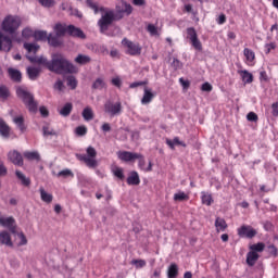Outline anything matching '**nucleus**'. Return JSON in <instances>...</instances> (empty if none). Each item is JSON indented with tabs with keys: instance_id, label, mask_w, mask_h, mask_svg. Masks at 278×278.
<instances>
[{
	"instance_id": "f257e3e1",
	"label": "nucleus",
	"mask_w": 278,
	"mask_h": 278,
	"mask_svg": "<svg viewBox=\"0 0 278 278\" xmlns=\"http://www.w3.org/2000/svg\"><path fill=\"white\" fill-rule=\"evenodd\" d=\"M26 58L29 60V62H31V64H41L42 66H46L48 71H51V73H56L58 75L79 72L77 66L73 65V63H71L60 53L53 54L51 61L47 60L45 56H33L30 54L26 55Z\"/></svg>"
},
{
	"instance_id": "f03ea898",
	"label": "nucleus",
	"mask_w": 278,
	"mask_h": 278,
	"mask_svg": "<svg viewBox=\"0 0 278 278\" xmlns=\"http://www.w3.org/2000/svg\"><path fill=\"white\" fill-rule=\"evenodd\" d=\"M86 4L88 8H90V10H93L94 14H99V12L102 13L100 20L98 21L100 34H108V29H110L111 25L115 21H121V18H123V15H116V12L112 9L104 7L99 8V4L92 0H87Z\"/></svg>"
},
{
	"instance_id": "7ed1b4c3",
	"label": "nucleus",
	"mask_w": 278,
	"mask_h": 278,
	"mask_svg": "<svg viewBox=\"0 0 278 278\" xmlns=\"http://www.w3.org/2000/svg\"><path fill=\"white\" fill-rule=\"evenodd\" d=\"M16 94L31 114H36V112H38V102H36L31 92L23 87H17Z\"/></svg>"
},
{
	"instance_id": "20e7f679",
	"label": "nucleus",
	"mask_w": 278,
	"mask_h": 278,
	"mask_svg": "<svg viewBox=\"0 0 278 278\" xmlns=\"http://www.w3.org/2000/svg\"><path fill=\"white\" fill-rule=\"evenodd\" d=\"M23 23V20L18 15H7L4 20L1 23L2 31L5 34H16L18 31V27H21V24Z\"/></svg>"
},
{
	"instance_id": "39448f33",
	"label": "nucleus",
	"mask_w": 278,
	"mask_h": 278,
	"mask_svg": "<svg viewBox=\"0 0 278 278\" xmlns=\"http://www.w3.org/2000/svg\"><path fill=\"white\" fill-rule=\"evenodd\" d=\"M77 160L84 162L88 168H97L99 162H97V149L92 146H89L86 150V154H77Z\"/></svg>"
},
{
	"instance_id": "423d86ee",
	"label": "nucleus",
	"mask_w": 278,
	"mask_h": 278,
	"mask_svg": "<svg viewBox=\"0 0 278 278\" xmlns=\"http://www.w3.org/2000/svg\"><path fill=\"white\" fill-rule=\"evenodd\" d=\"M122 45H123V47H125L126 53L128 55L136 56V55H140L142 53V46H140V43H138V42H134L127 38H124L122 40Z\"/></svg>"
},
{
	"instance_id": "0eeeda50",
	"label": "nucleus",
	"mask_w": 278,
	"mask_h": 278,
	"mask_svg": "<svg viewBox=\"0 0 278 278\" xmlns=\"http://www.w3.org/2000/svg\"><path fill=\"white\" fill-rule=\"evenodd\" d=\"M104 112L111 116H118V114L123 112V104L121 102L114 103L112 100H108L104 103Z\"/></svg>"
},
{
	"instance_id": "6e6552de",
	"label": "nucleus",
	"mask_w": 278,
	"mask_h": 278,
	"mask_svg": "<svg viewBox=\"0 0 278 278\" xmlns=\"http://www.w3.org/2000/svg\"><path fill=\"white\" fill-rule=\"evenodd\" d=\"M237 233L239 238H248L251 240L257 236V230L251 226L242 225L237 229Z\"/></svg>"
},
{
	"instance_id": "1a4fd4ad",
	"label": "nucleus",
	"mask_w": 278,
	"mask_h": 278,
	"mask_svg": "<svg viewBox=\"0 0 278 278\" xmlns=\"http://www.w3.org/2000/svg\"><path fill=\"white\" fill-rule=\"evenodd\" d=\"M0 51H4V53H9L12 51V38L10 36L4 35L0 31Z\"/></svg>"
},
{
	"instance_id": "9d476101",
	"label": "nucleus",
	"mask_w": 278,
	"mask_h": 278,
	"mask_svg": "<svg viewBox=\"0 0 278 278\" xmlns=\"http://www.w3.org/2000/svg\"><path fill=\"white\" fill-rule=\"evenodd\" d=\"M117 157L122 162H134L137 157H140V153L130 152V151H118Z\"/></svg>"
},
{
	"instance_id": "9b49d317",
	"label": "nucleus",
	"mask_w": 278,
	"mask_h": 278,
	"mask_svg": "<svg viewBox=\"0 0 278 278\" xmlns=\"http://www.w3.org/2000/svg\"><path fill=\"white\" fill-rule=\"evenodd\" d=\"M0 225L1 227H7L11 233H16V220H14V217H0Z\"/></svg>"
},
{
	"instance_id": "f8f14e48",
	"label": "nucleus",
	"mask_w": 278,
	"mask_h": 278,
	"mask_svg": "<svg viewBox=\"0 0 278 278\" xmlns=\"http://www.w3.org/2000/svg\"><path fill=\"white\" fill-rule=\"evenodd\" d=\"M8 157L10 162H12V164H14L15 166H23L24 164L23 155L16 150L10 151L8 153Z\"/></svg>"
},
{
	"instance_id": "ddd939ff",
	"label": "nucleus",
	"mask_w": 278,
	"mask_h": 278,
	"mask_svg": "<svg viewBox=\"0 0 278 278\" xmlns=\"http://www.w3.org/2000/svg\"><path fill=\"white\" fill-rule=\"evenodd\" d=\"M155 99V93H153V90L149 87H144L143 89V97L141 99V104L142 105H149L151 101Z\"/></svg>"
},
{
	"instance_id": "4468645a",
	"label": "nucleus",
	"mask_w": 278,
	"mask_h": 278,
	"mask_svg": "<svg viewBox=\"0 0 278 278\" xmlns=\"http://www.w3.org/2000/svg\"><path fill=\"white\" fill-rule=\"evenodd\" d=\"M68 36H73L74 38H81L84 40L86 38V34L80 28L75 27L74 25L67 26Z\"/></svg>"
},
{
	"instance_id": "2eb2a0df",
	"label": "nucleus",
	"mask_w": 278,
	"mask_h": 278,
	"mask_svg": "<svg viewBox=\"0 0 278 278\" xmlns=\"http://www.w3.org/2000/svg\"><path fill=\"white\" fill-rule=\"evenodd\" d=\"M26 73L31 81H36V79L40 77V73H42V70L40 67L29 66L27 67Z\"/></svg>"
},
{
	"instance_id": "dca6fc26",
	"label": "nucleus",
	"mask_w": 278,
	"mask_h": 278,
	"mask_svg": "<svg viewBox=\"0 0 278 278\" xmlns=\"http://www.w3.org/2000/svg\"><path fill=\"white\" fill-rule=\"evenodd\" d=\"M10 131H12V129L8 123H5V119L0 117V136L2 138H10Z\"/></svg>"
},
{
	"instance_id": "f3484780",
	"label": "nucleus",
	"mask_w": 278,
	"mask_h": 278,
	"mask_svg": "<svg viewBox=\"0 0 278 278\" xmlns=\"http://www.w3.org/2000/svg\"><path fill=\"white\" fill-rule=\"evenodd\" d=\"M126 181L128 186H140V175H138V172L132 170Z\"/></svg>"
},
{
	"instance_id": "a211bd4d",
	"label": "nucleus",
	"mask_w": 278,
	"mask_h": 278,
	"mask_svg": "<svg viewBox=\"0 0 278 278\" xmlns=\"http://www.w3.org/2000/svg\"><path fill=\"white\" fill-rule=\"evenodd\" d=\"M257 260H260V254L252 252L251 250L247 254V264L248 266L253 267L255 264H257Z\"/></svg>"
},
{
	"instance_id": "6ab92c4d",
	"label": "nucleus",
	"mask_w": 278,
	"mask_h": 278,
	"mask_svg": "<svg viewBox=\"0 0 278 278\" xmlns=\"http://www.w3.org/2000/svg\"><path fill=\"white\" fill-rule=\"evenodd\" d=\"M13 123L16 125L20 131H22V134H25L27 126H25V117H23V115L15 116L13 118Z\"/></svg>"
},
{
	"instance_id": "aec40b11",
	"label": "nucleus",
	"mask_w": 278,
	"mask_h": 278,
	"mask_svg": "<svg viewBox=\"0 0 278 278\" xmlns=\"http://www.w3.org/2000/svg\"><path fill=\"white\" fill-rule=\"evenodd\" d=\"M238 74L241 76L243 84H253V74L247 70H239Z\"/></svg>"
},
{
	"instance_id": "412c9836",
	"label": "nucleus",
	"mask_w": 278,
	"mask_h": 278,
	"mask_svg": "<svg viewBox=\"0 0 278 278\" xmlns=\"http://www.w3.org/2000/svg\"><path fill=\"white\" fill-rule=\"evenodd\" d=\"M9 77L12 79V81H16L17 84L21 83L23 79V75L21 74V71L10 67L8 70Z\"/></svg>"
},
{
	"instance_id": "4be33fe9",
	"label": "nucleus",
	"mask_w": 278,
	"mask_h": 278,
	"mask_svg": "<svg viewBox=\"0 0 278 278\" xmlns=\"http://www.w3.org/2000/svg\"><path fill=\"white\" fill-rule=\"evenodd\" d=\"M179 277V266L176 263H172L167 268V278Z\"/></svg>"
},
{
	"instance_id": "5701e85b",
	"label": "nucleus",
	"mask_w": 278,
	"mask_h": 278,
	"mask_svg": "<svg viewBox=\"0 0 278 278\" xmlns=\"http://www.w3.org/2000/svg\"><path fill=\"white\" fill-rule=\"evenodd\" d=\"M215 227H216V231L217 233H220V231H226L227 230V222L225 220V218L223 217H217L215 219Z\"/></svg>"
},
{
	"instance_id": "b1692460",
	"label": "nucleus",
	"mask_w": 278,
	"mask_h": 278,
	"mask_svg": "<svg viewBox=\"0 0 278 278\" xmlns=\"http://www.w3.org/2000/svg\"><path fill=\"white\" fill-rule=\"evenodd\" d=\"M0 244H5L7 247H13L12 237L8 231L0 232Z\"/></svg>"
},
{
	"instance_id": "393cba45",
	"label": "nucleus",
	"mask_w": 278,
	"mask_h": 278,
	"mask_svg": "<svg viewBox=\"0 0 278 278\" xmlns=\"http://www.w3.org/2000/svg\"><path fill=\"white\" fill-rule=\"evenodd\" d=\"M74 62L76 64H79L80 66H84L86 64H90V62H92V59L90 56L86 55V54H78L75 58Z\"/></svg>"
},
{
	"instance_id": "a878e982",
	"label": "nucleus",
	"mask_w": 278,
	"mask_h": 278,
	"mask_svg": "<svg viewBox=\"0 0 278 278\" xmlns=\"http://www.w3.org/2000/svg\"><path fill=\"white\" fill-rule=\"evenodd\" d=\"M39 192H40V199H41V201H43V203H48L49 204V203L53 202V194L47 192L45 190V188L41 187L39 189Z\"/></svg>"
},
{
	"instance_id": "bb28decb",
	"label": "nucleus",
	"mask_w": 278,
	"mask_h": 278,
	"mask_svg": "<svg viewBox=\"0 0 278 278\" xmlns=\"http://www.w3.org/2000/svg\"><path fill=\"white\" fill-rule=\"evenodd\" d=\"M201 201H202V205H207L210 207V205H212V203H214V198L212 197L211 193L202 191L201 192Z\"/></svg>"
},
{
	"instance_id": "cd10ccee",
	"label": "nucleus",
	"mask_w": 278,
	"mask_h": 278,
	"mask_svg": "<svg viewBox=\"0 0 278 278\" xmlns=\"http://www.w3.org/2000/svg\"><path fill=\"white\" fill-rule=\"evenodd\" d=\"M15 175L17 179H20V181L22 182V186H26V187L31 186V179L27 178L25 174H23L21 170H16Z\"/></svg>"
},
{
	"instance_id": "c85d7f7f",
	"label": "nucleus",
	"mask_w": 278,
	"mask_h": 278,
	"mask_svg": "<svg viewBox=\"0 0 278 278\" xmlns=\"http://www.w3.org/2000/svg\"><path fill=\"white\" fill-rule=\"evenodd\" d=\"M54 31L60 37L65 36L66 34H68V26L64 24H56L54 26Z\"/></svg>"
},
{
	"instance_id": "c756f323",
	"label": "nucleus",
	"mask_w": 278,
	"mask_h": 278,
	"mask_svg": "<svg viewBox=\"0 0 278 278\" xmlns=\"http://www.w3.org/2000/svg\"><path fill=\"white\" fill-rule=\"evenodd\" d=\"M60 36L58 35H49L48 42L51 47H62V41L60 40Z\"/></svg>"
},
{
	"instance_id": "7c9ffc66",
	"label": "nucleus",
	"mask_w": 278,
	"mask_h": 278,
	"mask_svg": "<svg viewBox=\"0 0 278 278\" xmlns=\"http://www.w3.org/2000/svg\"><path fill=\"white\" fill-rule=\"evenodd\" d=\"M264 249H266V244L264 242H258L250 245V251L252 253H264Z\"/></svg>"
},
{
	"instance_id": "2f4dec72",
	"label": "nucleus",
	"mask_w": 278,
	"mask_h": 278,
	"mask_svg": "<svg viewBox=\"0 0 278 278\" xmlns=\"http://www.w3.org/2000/svg\"><path fill=\"white\" fill-rule=\"evenodd\" d=\"M243 55L249 64H253V62H255V52L253 50L244 48Z\"/></svg>"
},
{
	"instance_id": "473e14b6",
	"label": "nucleus",
	"mask_w": 278,
	"mask_h": 278,
	"mask_svg": "<svg viewBox=\"0 0 278 278\" xmlns=\"http://www.w3.org/2000/svg\"><path fill=\"white\" fill-rule=\"evenodd\" d=\"M24 157L29 162H40V153L38 152H24Z\"/></svg>"
},
{
	"instance_id": "72a5a7b5",
	"label": "nucleus",
	"mask_w": 278,
	"mask_h": 278,
	"mask_svg": "<svg viewBox=\"0 0 278 278\" xmlns=\"http://www.w3.org/2000/svg\"><path fill=\"white\" fill-rule=\"evenodd\" d=\"M83 118L84 121H92L94 118V112L92 108L87 106L83 110Z\"/></svg>"
},
{
	"instance_id": "f704fd0d",
	"label": "nucleus",
	"mask_w": 278,
	"mask_h": 278,
	"mask_svg": "<svg viewBox=\"0 0 278 278\" xmlns=\"http://www.w3.org/2000/svg\"><path fill=\"white\" fill-rule=\"evenodd\" d=\"M73 112V103L67 102L61 110L60 114L61 116H71V113Z\"/></svg>"
},
{
	"instance_id": "c9c22d12",
	"label": "nucleus",
	"mask_w": 278,
	"mask_h": 278,
	"mask_svg": "<svg viewBox=\"0 0 278 278\" xmlns=\"http://www.w3.org/2000/svg\"><path fill=\"white\" fill-rule=\"evenodd\" d=\"M147 31L150 34V36H161L162 29L157 28V26H154L153 24H148Z\"/></svg>"
},
{
	"instance_id": "e433bc0d",
	"label": "nucleus",
	"mask_w": 278,
	"mask_h": 278,
	"mask_svg": "<svg viewBox=\"0 0 278 278\" xmlns=\"http://www.w3.org/2000/svg\"><path fill=\"white\" fill-rule=\"evenodd\" d=\"M24 49H26L28 53H33L34 55H36V53H38V50L40 49V46L36 43H24Z\"/></svg>"
},
{
	"instance_id": "4c0bfd02",
	"label": "nucleus",
	"mask_w": 278,
	"mask_h": 278,
	"mask_svg": "<svg viewBox=\"0 0 278 278\" xmlns=\"http://www.w3.org/2000/svg\"><path fill=\"white\" fill-rule=\"evenodd\" d=\"M105 80L103 78H97L96 81L92 84V89L93 90H103L105 88Z\"/></svg>"
},
{
	"instance_id": "58836bf2",
	"label": "nucleus",
	"mask_w": 278,
	"mask_h": 278,
	"mask_svg": "<svg viewBox=\"0 0 278 278\" xmlns=\"http://www.w3.org/2000/svg\"><path fill=\"white\" fill-rule=\"evenodd\" d=\"M56 177H63V179H67V177H75V174H73V170L65 168L56 174Z\"/></svg>"
},
{
	"instance_id": "ea45409f",
	"label": "nucleus",
	"mask_w": 278,
	"mask_h": 278,
	"mask_svg": "<svg viewBox=\"0 0 278 278\" xmlns=\"http://www.w3.org/2000/svg\"><path fill=\"white\" fill-rule=\"evenodd\" d=\"M190 197L184 191L174 194V201H188Z\"/></svg>"
},
{
	"instance_id": "a19ab883",
	"label": "nucleus",
	"mask_w": 278,
	"mask_h": 278,
	"mask_svg": "<svg viewBox=\"0 0 278 278\" xmlns=\"http://www.w3.org/2000/svg\"><path fill=\"white\" fill-rule=\"evenodd\" d=\"M35 40H49V35L45 30L35 31Z\"/></svg>"
},
{
	"instance_id": "79ce46f5",
	"label": "nucleus",
	"mask_w": 278,
	"mask_h": 278,
	"mask_svg": "<svg viewBox=\"0 0 278 278\" xmlns=\"http://www.w3.org/2000/svg\"><path fill=\"white\" fill-rule=\"evenodd\" d=\"M112 173L115 177H117V179H125L123 167L115 166L113 167Z\"/></svg>"
},
{
	"instance_id": "37998d69",
	"label": "nucleus",
	"mask_w": 278,
	"mask_h": 278,
	"mask_svg": "<svg viewBox=\"0 0 278 278\" xmlns=\"http://www.w3.org/2000/svg\"><path fill=\"white\" fill-rule=\"evenodd\" d=\"M10 97V89L5 86H0V99L3 101L8 100Z\"/></svg>"
},
{
	"instance_id": "c03bdc74",
	"label": "nucleus",
	"mask_w": 278,
	"mask_h": 278,
	"mask_svg": "<svg viewBox=\"0 0 278 278\" xmlns=\"http://www.w3.org/2000/svg\"><path fill=\"white\" fill-rule=\"evenodd\" d=\"M187 35L190 41L197 40L199 38V35H197V29H194V27L187 28Z\"/></svg>"
},
{
	"instance_id": "a18cd8bd",
	"label": "nucleus",
	"mask_w": 278,
	"mask_h": 278,
	"mask_svg": "<svg viewBox=\"0 0 278 278\" xmlns=\"http://www.w3.org/2000/svg\"><path fill=\"white\" fill-rule=\"evenodd\" d=\"M124 5V10H122L119 12V14H127V16H129V14H131V12H134V7H131V4L127 3V2H123Z\"/></svg>"
},
{
	"instance_id": "49530a36",
	"label": "nucleus",
	"mask_w": 278,
	"mask_h": 278,
	"mask_svg": "<svg viewBox=\"0 0 278 278\" xmlns=\"http://www.w3.org/2000/svg\"><path fill=\"white\" fill-rule=\"evenodd\" d=\"M42 8H53L55 5V0H37Z\"/></svg>"
},
{
	"instance_id": "de8ad7c7",
	"label": "nucleus",
	"mask_w": 278,
	"mask_h": 278,
	"mask_svg": "<svg viewBox=\"0 0 278 278\" xmlns=\"http://www.w3.org/2000/svg\"><path fill=\"white\" fill-rule=\"evenodd\" d=\"M76 136H86L88 134V128L86 126H78L75 128Z\"/></svg>"
},
{
	"instance_id": "09e8293b",
	"label": "nucleus",
	"mask_w": 278,
	"mask_h": 278,
	"mask_svg": "<svg viewBox=\"0 0 278 278\" xmlns=\"http://www.w3.org/2000/svg\"><path fill=\"white\" fill-rule=\"evenodd\" d=\"M42 131H43V136H58V132L53 128H50L49 126H43Z\"/></svg>"
},
{
	"instance_id": "8fccbe9b",
	"label": "nucleus",
	"mask_w": 278,
	"mask_h": 278,
	"mask_svg": "<svg viewBox=\"0 0 278 278\" xmlns=\"http://www.w3.org/2000/svg\"><path fill=\"white\" fill-rule=\"evenodd\" d=\"M67 86L72 88V90H75L77 88V78L75 76H68L67 77Z\"/></svg>"
},
{
	"instance_id": "3c124183",
	"label": "nucleus",
	"mask_w": 278,
	"mask_h": 278,
	"mask_svg": "<svg viewBox=\"0 0 278 278\" xmlns=\"http://www.w3.org/2000/svg\"><path fill=\"white\" fill-rule=\"evenodd\" d=\"M131 264H132V266H136V268H144V266H147V261H144V260H132Z\"/></svg>"
},
{
	"instance_id": "603ef678",
	"label": "nucleus",
	"mask_w": 278,
	"mask_h": 278,
	"mask_svg": "<svg viewBox=\"0 0 278 278\" xmlns=\"http://www.w3.org/2000/svg\"><path fill=\"white\" fill-rule=\"evenodd\" d=\"M267 251L271 257H277L278 256V249L275 247V244H270L267 247Z\"/></svg>"
},
{
	"instance_id": "864d4df0",
	"label": "nucleus",
	"mask_w": 278,
	"mask_h": 278,
	"mask_svg": "<svg viewBox=\"0 0 278 278\" xmlns=\"http://www.w3.org/2000/svg\"><path fill=\"white\" fill-rule=\"evenodd\" d=\"M136 160H138V166L141 170H146L147 167L146 164H147V161H144V156L142 154H139V157H137Z\"/></svg>"
},
{
	"instance_id": "5fc2aeb1",
	"label": "nucleus",
	"mask_w": 278,
	"mask_h": 278,
	"mask_svg": "<svg viewBox=\"0 0 278 278\" xmlns=\"http://www.w3.org/2000/svg\"><path fill=\"white\" fill-rule=\"evenodd\" d=\"M17 237L20 239L18 247H25L27 244V237L23 232H18Z\"/></svg>"
},
{
	"instance_id": "6e6d98bb",
	"label": "nucleus",
	"mask_w": 278,
	"mask_h": 278,
	"mask_svg": "<svg viewBox=\"0 0 278 278\" xmlns=\"http://www.w3.org/2000/svg\"><path fill=\"white\" fill-rule=\"evenodd\" d=\"M191 45L193 48H195L197 51L203 50V45L201 43V40H199V38L191 40Z\"/></svg>"
},
{
	"instance_id": "4d7b16f0",
	"label": "nucleus",
	"mask_w": 278,
	"mask_h": 278,
	"mask_svg": "<svg viewBox=\"0 0 278 278\" xmlns=\"http://www.w3.org/2000/svg\"><path fill=\"white\" fill-rule=\"evenodd\" d=\"M111 84L115 86V88H122L123 80H121V77H114L111 79Z\"/></svg>"
},
{
	"instance_id": "13d9d810",
	"label": "nucleus",
	"mask_w": 278,
	"mask_h": 278,
	"mask_svg": "<svg viewBox=\"0 0 278 278\" xmlns=\"http://www.w3.org/2000/svg\"><path fill=\"white\" fill-rule=\"evenodd\" d=\"M247 119L250 121V123H257L258 117H257V115L255 114V112H250V113H248V115H247Z\"/></svg>"
},
{
	"instance_id": "bf43d9fd",
	"label": "nucleus",
	"mask_w": 278,
	"mask_h": 278,
	"mask_svg": "<svg viewBox=\"0 0 278 278\" xmlns=\"http://www.w3.org/2000/svg\"><path fill=\"white\" fill-rule=\"evenodd\" d=\"M64 88V81H62L61 79L56 80V83L54 84V90H59V92H62Z\"/></svg>"
},
{
	"instance_id": "052dcab7",
	"label": "nucleus",
	"mask_w": 278,
	"mask_h": 278,
	"mask_svg": "<svg viewBox=\"0 0 278 278\" xmlns=\"http://www.w3.org/2000/svg\"><path fill=\"white\" fill-rule=\"evenodd\" d=\"M201 90H202V92H212L213 87L210 83H204L201 86Z\"/></svg>"
},
{
	"instance_id": "680f3d73",
	"label": "nucleus",
	"mask_w": 278,
	"mask_h": 278,
	"mask_svg": "<svg viewBox=\"0 0 278 278\" xmlns=\"http://www.w3.org/2000/svg\"><path fill=\"white\" fill-rule=\"evenodd\" d=\"M266 53H270V51H275L277 49V43L270 42L265 45Z\"/></svg>"
},
{
	"instance_id": "e2e57ef3",
	"label": "nucleus",
	"mask_w": 278,
	"mask_h": 278,
	"mask_svg": "<svg viewBox=\"0 0 278 278\" xmlns=\"http://www.w3.org/2000/svg\"><path fill=\"white\" fill-rule=\"evenodd\" d=\"M179 84L182 86L184 90H188V88H190V80L179 78Z\"/></svg>"
},
{
	"instance_id": "0e129e2a",
	"label": "nucleus",
	"mask_w": 278,
	"mask_h": 278,
	"mask_svg": "<svg viewBox=\"0 0 278 278\" xmlns=\"http://www.w3.org/2000/svg\"><path fill=\"white\" fill-rule=\"evenodd\" d=\"M147 84H149V81H147V80H144V81H135V83L129 85V88H138L140 86H147Z\"/></svg>"
},
{
	"instance_id": "69168bd1",
	"label": "nucleus",
	"mask_w": 278,
	"mask_h": 278,
	"mask_svg": "<svg viewBox=\"0 0 278 278\" xmlns=\"http://www.w3.org/2000/svg\"><path fill=\"white\" fill-rule=\"evenodd\" d=\"M271 114L275 118L278 117V102L271 104Z\"/></svg>"
},
{
	"instance_id": "338daca9",
	"label": "nucleus",
	"mask_w": 278,
	"mask_h": 278,
	"mask_svg": "<svg viewBox=\"0 0 278 278\" xmlns=\"http://www.w3.org/2000/svg\"><path fill=\"white\" fill-rule=\"evenodd\" d=\"M101 129H102L103 134H108V132L112 131V126L110 125V123H104V124H102Z\"/></svg>"
},
{
	"instance_id": "774afa93",
	"label": "nucleus",
	"mask_w": 278,
	"mask_h": 278,
	"mask_svg": "<svg viewBox=\"0 0 278 278\" xmlns=\"http://www.w3.org/2000/svg\"><path fill=\"white\" fill-rule=\"evenodd\" d=\"M39 112L43 118H47V116H49V110L46 109V106H40Z\"/></svg>"
}]
</instances>
